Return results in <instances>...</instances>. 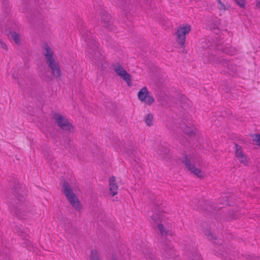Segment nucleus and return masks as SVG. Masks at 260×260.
Returning a JSON list of instances; mask_svg holds the SVG:
<instances>
[{
	"label": "nucleus",
	"instance_id": "1",
	"mask_svg": "<svg viewBox=\"0 0 260 260\" xmlns=\"http://www.w3.org/2000/svg\"><path fill=\"white\" fill-rule=\"evenodd\" d=\"M27 193L28 190L25 186H17V217L23 219L35 213L34 209L29 206V203L26 200Z\"/></svg>",
	"mask_w": 260,
	"mask_h": 260
},
{
	"label": "nucleus",
	"instance_id": "37",
	"mask_svg": "<svg viewBox=\"0 0 260 260\" xmlns=\"http://www.w3.org/2000/svg\"><path fill=\"white\" fill-rule=\"evenodd\" d=\"M17 44L18 43V41H19V36L18 35H17Z\"/></svg>",
	"mask_w": 260,
	"mask_h": 260
},
{
	"label": "nucleus",
	"instance_id": "8",
	"mask_svg": "<svg viewBox=\"0 0 260 260\" xmlns=\"http://www.w3.org/2000/svg\"><path fill=\"white\" fill-rule=\"evenodd\" d=\"M52 118L54 120L55 123L63 131L71 132L73 129V125L60 113H54L52 115Z\"/></svg>",
	"mask_w": 260,
	"mask_h": 260
},
{
	"label": "nucleus",
	"instance_id": "24",
	"mask_svg": "<svg viewBox=\"0 0 260 260\" xmlns=\"http://www.w3.org/2000/svg\"><path fill=\"white\" fill-rule=\"evenodd\" d=\"M129 0H117V5L122 9L125 10L129 4Z\"/></svg>",
	"mask_w": 260,
	"mask_h": 260
},
{
	"label": "nucleus",
	"instance_id": "36",
	"mask_svg": "<svg viewBox=\"0 0 260 260\" xmlns=\"http://www.w3.org/2000/svg\"><path fill=\"white\" fill-rule=\"evenodd\" d=\"M123 260H130V256L128 254H126L124 256Z\"/></svg>",
	"mask_w": 260,
	"mask_h": 260
},
{
	"label": "nucleus",
	"instance_id": "11",
	"mask_svg": "<svg viewBox=\"0 0 260 260\" xmlns=\"http://www.w3.org/2000/svg\"><path fill=\"white\" fill-rule=\"evenodd\" d=\"M114 69L117 75L124 80L128 86H130L132 85L131 75L127 73L120 64H115L114 65Z\"/></svg>",
	"mask_w": 260,
	"mask_h": 260
},
{
	"label": "nucleus",
	"instance_id": "15",
	"mask_svg": "<svg viewBox=\"0 0 260 260\" xmlns=\"http://www.w3.org/2000/svg\"><path fill=\"white\" fill-rule=\"evenodd\" d=\"M17 234L25 239L24 241L22 243L23 247H25L29 251L34 250V247L30 241L28 239L29 235L25 232H21L20 230L17 231Z\"/></svg>",
	"mask_w": 260,
	"mask_h": 260
},
{
	"label": "nucleus",
	"instance_id": "14",
	"mask_svg": "<svg viewBox=\"0 0 260 260\" xmlns=\"http://www.w3.org/2000/svg\"><path fill=\"white\" fill-rule=\"evenodd\" d=\"M6 34L9 40H13L16 44V24L15 23L12 25L7 24Z\"/></svg>",
	"mask_w": 260,
	"mask_h": 260
},
{
	"label": "nucleus",
	"instance_id": "39",
	"mask_svg": "<svg viewBox=\"0 0 260 260\" xmlns=\"http://www.w3.org/2000/svg\"><path fill=\"white\" fill-rule=\"evenodd\" d=\"M13 77L15 78V75H14V73L13 74Z\"/></svg>",
	"mask_w": 260,
	"mask_h": 260
},
{
	"label": "nucleus",
	"instance_id": "27",
	"mask_svg": "<svg viewBox=\"0 0 260 260\" xmlns=\"http://www.w3.org/2000/svg\"><path fill=\"white\" fill-rule=\"evenodd\" d=\"M90 260H101L96 249H92L91 251Z\"/></svg>",
	"mask_w": 260,
	"mask_h": 260
},
{
	"label": "nucleus",
	"instance_id": "20",
	"mask_svg": "<svg viewBox=\"0 0 260 260\" xmlns=\"http://www.w3.org/2000/svg\"><path fill=\"white\" fill-rule=\"evenodd\" d=\"M13 197L12 198H9L7 199V204L8 205L9 208L13 211L14 213H16V209L15 207V204L16 203V191L15 188L12 189V190Z\"/></svg>",
	"mask_w": 260,
	"mask_h": 260
},
{
	"label": "nucleus",
	"instance_id": "13",
	"mask_svg": "<svg viewBox=\"0 0 260 260\" xmlns=\"http://www.w3.org/2000/svg\"><path fill=\"white\" fill-rule=\"evenodd\" d=\"M235 155L239 160L244 165L248 164V159L246 156L244 154L241 147L235 143Z\"/></svg>",
	"mask_w": 260,
	"mask_h": 260
},
{
	"label": "nucleus",
	"instance_id": "10",
	"mask_svg": "<svg viewBox=\"0 0 260 260\" xmlns=\"http://www.w3.org/2000/svg\"><path fill=\"white\" fill-rule=\"evenodd\" d=\"M138 98L141 102H144L148 105H151L154 102V98L150 94L147 88L145 86L138 92Z\"/></svg>",
	"mask_w": 260,
	"mask_h": 260
},
{
	"label": "nucleus",
	"instance_id": "40",
	"mask_svg": "<svg viewBox=\"0 0 260 260\" xmlns=\"http://www.w3.org/2000/svg\"><path fill=\"white\" fill-rule=\"evenodd\" d=\"M219 254H221V255H222V253H219Z\"/></svg>",
	"mask_w": 260,
	"mask_h": 260
},
{
	"label": "nucleus",
	"instance_id": "25",
	"mask_svg": "<svg viewBox=\"0 0 260 260\" xmlns=\"http://www.w3.org/2000/svg\"><path fill=\"white\" fill-rule=\"evenodd\" d=\"M218 49L221 50V51L223 52H224L226 54H228L229 55H230L234 54L236 52V51L235 49L231 48V47H225L222 49L218 48Z\"/></svg>",
	"mask_w": 260,
	"mask_h": 260
},
{
	"label": "nucleus",
	"instance_id": "28",
	"mask_svg": "<svg viewBox=\"0 0 260 260\" xmlns=\"http://www.w3.org/2000/svg\"><path fill=\"white\" fill-rule=\"evenodd\" d=\"M204 234H205V235L206 236V237H207V238L209 240H211L216 239L214 236H213V234L208 230H206V231H204Z\"/></svg>",
	"mask_w": 260,
	"mask_h": 260
},
{
	"label": "nucleus",
	"instance_id": "21",
	"mask_svg": "<svg viewBox=\"0 0 260 260\" xmlns=\"http://www.w3.org/2000/svg\"><path fill=\"white\" fill-rule=\"evenodd\" d=\"M142 252L145 257V260H157L154 254L152 253V250L148 248H146L142 250Z\"/></svg>",
	"mask_w": 260,
	"mask_h": 260
},
{
	"label": "nucleus",
	"instance_id": "34",
	"mask_svg": "<svg viewBox=\"0 0 260 260\" xmlns=\"http://www.w3.org/2000/svg\"><path fill=\"white\" fill-rule=\"evenodd\" d=\"M255 3L256 7L260 9V0H256Z\"/></svg>",
	"mask_w": 260,
	"mask_h": 260
},
{
	"label": "nucleus",
	"instance_id": "17",
	"mask_svg": "<svg viewBox=\"0 0 260 260\" xmlns=\"http://www.w3.org/2000/svg\"><path fill=\"white\" fill-rule=\"evenodd\" d=\"M164 213L159 209L158 210H155L153 214L150 215L152 221H153L156 225H157V223H161L164 220Z\"/></svg>",
	"mask_w": 260,
	"mask_h": 260
},
{
	"label": "nucleus",
	"instance_id": "2",
	"mask_svg": "<svg viewBox=\"0 0 260 260\" xmlns=\"http://www.w3.org/2000/svg\"><path fill=\"white\" fill-rule=\"evenodd\" d=\"M159 234L161 235V237L159 239L157 246L160 250V252L166 257L174 255V250L172 243L170 241L167 240L165 237L169 233L168 229L164 227L161 223H157L156 225Z\"/></svg>",
	"mask_w": 260,
	"mask_h": 260
},
{
	"label": "nucleus",
	"instance_id": "41",
	"mask_svg": "<svg viewBox=\"0 0 260 260\" xmlns=\"http://www.w3.org/2000/svg\"><path fill=\"white\" fill-rule=\"evenodd\" d=\"M112 260H117V259L115 258H113Z\"/></svg>",
	"mask_w": 260,
	"mask_h": 260
},
{
	"label": "nucleus",
	"instance_id": "33",
	"mask_svg": "<svg viewBox=\"0 0 260 260\" xmlns=\"http://www.w3.org/2000/svg\"><path fill=\"white\" fill-rule=\"evenodd\" d=\"M191 260H200V255L198 254H197Z\"/></svg>",
	"mask_w": 260,
	"mask_h": 260
},
{
	"label": "nucleus",
	"instance_id": "23",
	"mask_svg": "<svg viewBox=\"0 0 260 260\" xmlns=\"http://www.w3.org/2000/svg\"><path fill=\"white\" fill-rule=\"evenodd\" d=\"M2 2L3 12L5 13V16H7L10 11L9 1L8 0H2Z\"/></svg>",
	"mask_w": 260,
	"mask_h": 260
},
{
	"label": "nucleus",
	"instance_id": "18",
	"mask_svg": "<svg viewBox=\"0 0 260 260\" xmlns=\"http://www.w3.org/2000/svg\"><path fill=\"white\" fill-rule=\"evenodd\" d=\"M160 159H168L170 157V150L167 147L159 146L157 150Z\"/></svg>",
	"mask_w": 260,
	"mask_h": 260
},
{
	"label": "nucleus",
	"instance_id": "7",
	"mask_svg": "<svg viewBox=\"0 0 260 260\" xmlns=\"http://www.w3.org/2000/svg\"><path fill=\"white\" fill-rule=\"evenodd\" d=\"M62 190L66 197L72 207L76 210L80 211L81 209V205L79 200L73 192L70 184L65 180H62Z\"/></svg>",
	"mask_w": 260,
	"mask_h": 260
},
{
	"label": "nucleus",
	"instance_id": "32",
	"mask_svg": "<svg viewBox=\"0 0 260 260\" xmlns=\"http://www.w3.org/2000/svg\"><path fill=\"white\" fill-rule=\"evenodd\" d=\"M0 46H1V47L2 49H4L5 50H7L8 49L7 45L1 39H0Z\"/></svg>",
	"mask_w": 260,
	"mask_h": 260
},
{
	"label": "nucleus",
	"instance_id": "35",
	"mask_svg": "<svg viewBox=\"0 0 260 260\" xmlns=\"http://www.w3.org/2000/svg\"><path fill=\"white\" fill-rule=\"evenodd\" d=\"M216 249L215 250L217 253H218V251H217L218 250L223 251L222 249H224V248L223 247H216Z\"/></svg>",
	"mask_w": 260,
	"mask_h": 260
},
{
	"label": "nucleus",
	"instance_id": "38",
	"mask_svg": "<svg viewBox=\"0 0 260 260\" xmlns=\"http://www.w3.org/2000/svg\"><path fill=\"white\" fill-rule=\"evenodd\" d=\"M181 143L183 144V145H185V143L183 142V141H181Z\"/></svg>",
	"mask_w": 260,
	"mask_h": 260
},
{
	"label": "nucleus",
	"instance_id": "22",
	"mask_svg": "<svg viewBox=\"0 0 260 260\" xmlns=\"http://www.w3.org/2000/svg\"><path fill=\"white\" fill-rule=\"evenodd\" d=\"M223 67H226L231 73H234L237 72L238 67L234 63L233 61L229 60L227 59L226 63H224Z\"/></svg>",
	"mask_w": 260,
	"mask_h": 260
},
{
	"label": "nucleus",
	"instance_id": "12",
	"mask_svg": "<svg viewBox=\"0 0 260 260\" xmlns=\"http://www.w3.org/2000/svg\"><path fill=\"white\" fill-rule=\"evenodd\" d=\"M101 21L105 27L112 29L111 16L104 10H101L100 12Z\"/></svg>",
	"mask_w": 260,
	"mask_h": 260
},
{
	"label": "nucleus",
	"instance_id": "29",
	"mask_svg": "<svg viewBox=\"0 0 260 260\" xmlns=\"http://www.w3.org/2000/svg\"><path fill=\"white\" fill-rule=\"evenodd\" d=\"M253 141L257 145L260 146V134L252 136Z\"/></svg>",
	"mask_w": 260,
	"mask_h": 260
},
{
	"label": "nucleus",
	"instance_id": "9",
	"mask_svg": "<svg viewBox=\"0 0 260 260\" xmlns=\"http://www.w3.org/2000/svg\"><path fill=\"white\" fill-rule=\"evenodd\" d=\"M190 30L191 26L188 24L180 26L177 28L176 32H175L176 41L183 48L185 47L186 35Z\"/></svg>",
	"mask_w": 260,
	"mask_h": 260
},
{
	"label": "nucleus",
	"instance_id": "19",
	"mask_svg": "<svg viewBox=\"0 0 260 260\" xmlns=\"http://www.w3.org/2000/svg\"><path fill=\"white\" fill-rule=\"evenodd\" d=\"M109 191L110 194L112 196L116 195L118 192V186L116 183V179L114 176H112L109 179Z\"/></svg>",
	"mask_w": 260,
	"mask_h": 260
},
{
	"label": "nucleus",
	"instance_id": "4",
	"mask_svg": "<svg viewBox=\"0 0 260 260\" xmlns=\"http://www.w3.org/2000/svg\"><path fill=\"white\" fill-rule=\"evenodd\" d=\"M46 63L50 69L51 73L55 78H59L61 75V71L59 64L56 61L53 57V52L47 45L43 46V52Z\"/></svg>",
	"mask_w": 260,
	"mask_h": 260
},
{
	"label": "nucleus",
	"instance_id": "26",
	"mask_svg": "<svg viewBox=\"0 0 260 260\" xmlns=\"http://www.w3.org/2000/svg\"><path fill=\"white\" fill-rule=\"evenodd\" d=\"M144 121L147 125L150 126L152 125L153 116L151 114H147L144 117Z\"/></svg>",
	"mask_w": 260,
	"mask_h": 260
},
{
	"label": "nucleus",
	"instance_id": "6",
	"mask_svg": "<svg viewBox=\"0 0 260 260\" xmlns=\"http://www.w3.org/2000/svg\"><path fill=\"white\" fill-rule=\"evenodd\" d=\"M168 128L170 129L173 131H177V127L182 129V131L185 134L189 136L194 135L196 128L193 124L188 120L185 119L184 120L178 119L176 121V124L173 122V123H168L167 124Z\"/></svg>",
	"mask_w": 260,
	"mask_h": 260
},
{
	"label": "nucleus",
	"instance_id": "3",
	"mask_svg": "<svg viewBox=\"0 0 260 260\" xmlns=\"http://www.w3.org/2000/svg\"><path fill=\"white\" fill-rule=\"evenodd\" d=\"M84 41L87 43L86 52L89 58L99 64L104 59V56L100 51L99 44L90 35H87Z\"/></svg>",
	"mask_w": 260,
	"mask_h": 260
},
{
	"label": "nucleus",
	"instance_id": "16",
	"mask_svg": "<svg viewBox=\"0 0 260 260\" xmlns=\"http://www.w3.org/2000/svg\"><path fill=\"white\" fill-rule=\"evenodd\" d=\"M204 61H206L205 59H204ZM226 62L227 59L223 57L220 58L213 54L209 55L208 60H207V63L215 64H220L222 66H224V63H226Z\"/></svg>",
	"mask_w": 260,
	"mask_h": 260
},
{
	"label": "nucleus",
	"instance_id": "30",
	"mask_svg": "<svg viewBox=\"0 0 260 260\" xmlns=\"http://www.w3.org/2000/svg\"><path fill=\"white\" fill-rule=\"evenodd\" d=\"M234 1L240 7L242 8H245V0H234Z\"/></svg>",
	"mask_w": 260,
	"mask_h": 260
},
{
	"label": "nucleus",
	"instance_id": "5",
	"mask_svg": "<svg viewBox=\"0 0 260 260\" xmlns=\"http://www.w3.org/2000/svg\"><path fill=\"white\" fill-rule=\"evenodd\" d=\"M181 161L191 173L199 178L204 176L205 173L195 167L196 164L199 163L201 161V158L199 156L195 155H184L181 158Z\"/></svg>",
	"mask_w": 260,
	"mask_h": 260
},
{
	"label": "nucleus",
	"instance_id": "31",
	"mask_svg": "<svg viewBox=\"0 0 260 260\" xmlns=\"http://www.w3.org/2000/svg\"><path fill=\"white\" fill-rule=\"evenodd\" d=\"M218 4L219 5V9L220 11H225L226 9L225 5L221 2V0H217Z\"/></svg>",
	"mask_w": 260,
	"mask_h": 260
}]
</instances>
